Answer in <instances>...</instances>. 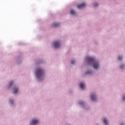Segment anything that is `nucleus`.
Returning <instances> with one entry per match:
<instances>
[{"instance_id":"9","label":"nucleus","mask_w":125,"mask_h":125,"mask_svg":"<svg viewBox=\"0 0 125 125\" xmlns=\"http://www.w3.org/2000/svg\"><path fill=\"white\" fill-rule=\"evenodd\" d=\"M80 87L81 88L83 89V88H84V84L83 83H80Z\"/></svg>"},{"instance_id":"3","label":"nucleus","mask_w":125,"mask_h":125,"mask_svg":"<svg viewBox=\"0 0 125 125\" xmlns=\"http://www.w3.org/2000/svg\"><path fill=\"white\" fill-rule=\"evenodd\" d=\"M86 5V4H85V3H83L80 5H78L77 6V8H78L79 9H81L82 8H83L85 7Z\"/></svg>"},{"instance_id":"10","label":"nucleus","mask_w":125,"mask_h":125,"mask_svg":"<svg viewBox=\"0 0 125 125\" xmlns=\"http://www.w3.org/2000/svg\"><path fill=\"white\" fill-rule=\"evenodd\" d=\"M104 123L105 124V125H108V122L107 121L106 119L104 118Z\"/></svg>"},{"instance_id":"6","label":"nucleus","mask_w":125,"mask_h":125,"mask_svg":"<svg viewBox=\"0 0 125 125\" xmlns=\"http://www.w3.org/2000/svg\"><path fill=\"white\" fill-rule=\"evenodd\" d=\"M91 98L93 101H95L96 100V97H95V95H92L91 96Z\"/></svg>"},{"instance_id":"7","label":"nucleus","mask_w":125,"mask_h":125,"mask_svg":"<svg viewBox=\"0 0 125 125\" xmlns=\"http://www.w3.org/2000/svg\"><path fill=\"white\" fill-rule=\"evenodd\" d=\"M60 25L59 23H54L52 24V27H58Z\"/></svg>"},{"instance_id":"19","label":"nucleus","mask_w":125,"mask_h":125,"mask_svg":"<svg viewBox=\"0 0 125 125\" xmlns=\"http://www.w3.org/2000/svg\"><path fill=\"white\" fill-rule=\"evenodd\" d=\"M80 104H81V105H82V104H83L82 103H80Z\"/></svg>"},{"instance_id":"18","label":"nucleus","mask_w":125,"mask_h":125,"mask_svg":"<svg viewBox=\"0 0 125 125\" xmlns=\"http://www.w3.org/2000/svg\"><path fill=\"white\" fill-rule=\"evenodd\" d=\"M123 100H124V101H125V96L123 98Z\"/></svg>"},{"instance_id":"13","label":"nucleus","mask_w":125,"mask_h":125,"mask_svg":"<svg viewBox=\"0 0 125 125\" xmlns=\"http://www.w3.org/2000/svg\"><path fill=\"white\" fill-rule=\"evenodd\" d=\"M94 6L95 7H96V6H98V3H95L94 4Z\"/></svg>"},{"instance_id":"12","label":"nucleus","mask_w":125,"mask_h":125,"mask_svg":"<svg viewBox=\"0 0 125 125\" xmlns=\"http://www.w3.org/2000/svg\"><path fill=\"white\" fill-rule=\"evenodd\" d=\"M13 83V81H11L9 83V86H11Z\"/></svg>"},{"instance_id":"15","label":"nucleus","mask_w":125,"mask_h":125,"mask_svg":"<svg viewBox=\"0 0 125 125\" xmlns=\"http://www.w3.org/2000/svg\"><path fill=\"white\" fill-rule=\"evenodd\" d=\"M118 59H119V60H122V59H123V57L120 56V57H119Z\"/></svg>"},{"instance_id":"11","label":"nucleus","mask_w":125,"mask_h":125,"mask_svg":"<svg viewBox=\"0 0 125 125\" xmlns=\"http://www.w3.org/2000/svg\"><path fill=\"white\" fill-rule=\"evenodd\" d=\"M71 14H72L73 15H76V12L74 10H72L71 11Z\"/></svg>"},{"instance_id":"17","label":"nucleus","mask_w":125,"mask_h":125,"mask_svg":"<svg viewBox=\"0 0 125 125\" xmlns=\"http://www.w3.org/2000/svg\"><path fill=\"white\" fill-rule=\"evenodd\" d=\"M71 63L75 64V61H71Z\"/></svg>"},{"instance_id":"16","label":"nucleus","mask_w":125,"mask_h":125,"mask_svg":"<svg viewBox=\"0 0 125 125\" xmlns=\"http://www.w3.org/2000/svg\"><path fill=\"white\" fill-rule=\"evenodd\" d=\"M10 103L11 104H13V101H12V100H10Z\"/></svg>"},{"instance_id":"1","label":"nucleus","mask_w":125,"mask_h":125,"mask_svg":"<svg viewBox=\"0 0 125 125\" xmlns=\"http://www.w3.org/2000/svg\"><path fill=\"white\" fill-rule=\"evenodd\" d=\"M86 60H87L89 64H93V67L95 69H98L99 68V63L95 59L92 57H87L86 58Z\"/></svg>"},{"instance_id":"5","label":"nucleus","mask_w":125,"mask_h":125,"mask_svg":"<svg viewBox=\"0 0 125 125\" xmlns=\"http://www.w3.org/2000/svg\"><path fill=\"white\" fill-rule=\"evenodd\" d=\"M38 123H39V121H38V120L33 119L30 123V125H36V124H38Z\"/></svg>"},{"instance_id":"8","label":"nucleus","mask_w":125,"mask_h":125,"mask_svg":"<svg viewBox=\"0 0 125 125\" xmlns=\"http://www.w3.org/2000/svg\"><path fill=\"white\" fill-rule=\"evenodd\" d=\"M17 91H18V89L16 87H14L13 88V93H17Z\"/></svg>"},{"instance_id":"14","label":"nucleus","mask_w":125,"mask_h":125,"mask_svg":"<svg viewBox=\"0 0 125 125\" xmlns=\"http://www.w3.org/2000/svg\"><path fill=\"white\" fill-rule=\"evenodd\" d=\"M125 67V65L124 64H122L120 66L121 69H123Z\"/></svg>"},{"instance_id":"4","label":"nucleus","mask_w":125,"mask_h":125,"mask_svg":"<svg viewBox=\"0 0 125 125\" xmlns=\"http://www.w3.org/2000/svg\"><path fill=\"white\" fill-rule=\"evenodd\" d=\"M55 48H58L61 45L60 42H55L54 43Z\"/></svg>"},{"instance_id":"2","label":"nucleus","mask_w":125,"mask_h":125,"mask_svg":"<svg viewBox=\"0 0 125 125\" xmlns=\"http://www.w3.org/2000/svg\"><path fill=\"white\" fill-rule=\"evenodd\" d=\"M36 77L38 79H43L44 77V72L41 68H38L36 70Z\"/></svg>"}]
</instances>
